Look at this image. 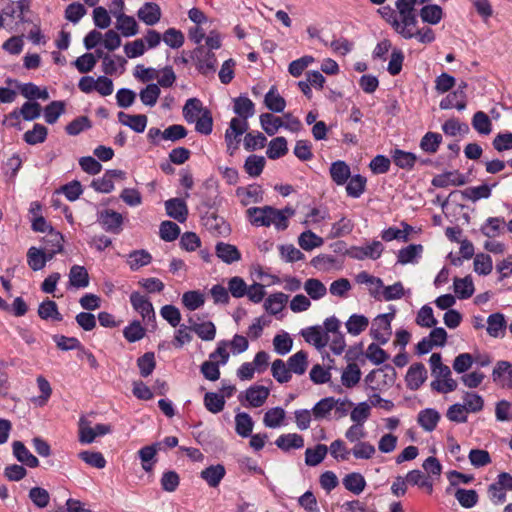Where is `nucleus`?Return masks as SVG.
<instances>
[{
    "mask_svg": "<svg viewBox=\"0 0 512 512\" xmlns=\"http://www.w3.org/2000/svg\"><path fill=\"white\" fill-rule=\"evenodd\" d=\"M295 210L286 206L277 209L273 206L250 207L246 210V217L250 224L255 227L274 226L277 231H284L289 226V219L293 217Z\"/></svg>",
    "mask_w": 512,
    "mask_h": 512,
    "instance_id": "1",
    "label": "nucleus"
},
{
    "mask_svg": "<svg viewBox=\"0 0 512 512\" xmlns=\"http://www.w3.org/2000/svg\"><path fill=\"white\" fill-rule=\"evenodd\" d=\"M416 4L417 0H396L395 2L397 20L401 26L399 35L404 39H411L412 34L409 32V28L417 25Z\"/></svg>",
    "mask_w": 512,
    "mask_h": 512,
    "instance_id": "2",
    "label": "nucleus"
},
{
    "mask_svg": "<svg viewBox=\"0 0 512 512\" xmlns=\"http://www.w3.org/2000/svg\"><path fill=\"white\" fill-rule=\"evenodd\" d=\"M394 313L380 314L372 321L370 334L379 344H386L392 334L391 321Z\"/></svg>",
    "mask_w": 512,
    "mask_h": 512,
    "instance_id": "3",
    "label": "nucleus"
},
{
    "mask_svg": "<svg viewBox=\"0 0 512 512\" xmlns=\"http://www.w3.org/2000/svg\"><path fill=\"white\" fill-rule=\"evenodd\" d=\"M91 424V421L86 417L79 419V441L83 444H90L96 437L104 436L111 432V426L109 424H97L95 427H92Z\"/></svg>",
    "mask_w": 512,
    "mask_h": 512,
    "instance_id": "4",
    "label": "nucleus"
},
{
    "mask_svg": "<svg viewBox=\"0 0 512 512\" xmlns=\"http://www.w3.org/2000/svg\"><path fill=\"white\" fill-rule=\"evenodd\" d=\"M384 246L382 242L373 240L372 242L364 246H352L347 250V255L356 260L372 259L376 260L380 258Z\"/></svg>",
    "mask_w": 512,
    "mask_h": 512,
    "instance_id": "5",
    "label": "nucleus"
},
{
    "mask_svg": "<svg viewBox=\"0 0 512 512\" xmlns=\"http://www.w3.org/2000/svg\"><path fill=\"white\" fill-rule=\"evenodd\" d=\"M98 221L107 232L119 234L122 231L123 217L114 210L106 209L102 211Z\"/></svg>",
    "mask_w": 512,
    "mask_h": 512,
    "instance_id": "6",
    "label": "nucleus"
},
{
    "mask_svg": "<svg viewBox=\"0 0 512 512\" xmlns=\"http://www.w3.org/2000/svg\"><path fill=\"white\" fill-rule=\"evenodd\" d=\"M301 336L318 350L325 348L329 342V337L321 326L307 327L301 331Z\"/></svg>",
    "mask_w": 512,
    "mask_h": 512,
    "instance_id": "7",
    "label": "nucleus"
},
{
    "mask_svg": "<svg viewBox=\"0 0 512 512\" xmlns=\"http://www.w3.org/2000/svg\"><path fill=\"white\" fill-rule=\"evenodd\" d=\"M161 16V8L155 2H145L137 11V17L147 26L156 25Z\"/></svg>",
    "mask_w": 512,
    "mask_h": 512,
    "instance_id": "8",
    "label": "nucleus"
},
{
    "mask_svg": "<svg viewBox=\"0 0 512 512\" xmlns=\"http://www.w3.org/2000/svg\"><path fill=\"white\" fill-rule=\"evenodd\" d=\"M130 302L134 310L142 316L144 321L155 318L153 305L144 295H141L139 292H132Z\"/></svg>",
    "mask_w": 512,
    "mask_h": 512,
    "instance_id": "9",
    "label": "nucleus"
},
{
    "mask_svg": "<svg viewBox=\"0 0 512 512\" xmlns=\"http://www.w3.org/2000/svg\"><path fill=\"white\" fill-rule=\"evenodd\" d=\"M492 379L502 387L512 388V363L509 361H498L492 371Z\"/></svg>",
    "mask_w": 512,
    "mask_h": 512,
    "instance_id": "10",
    "label": "nucleus"
},
{
    "mask_svg": "<svg viewBox=\"0 0 512 512\" xmlns=\"http://www.w3.org/2000/svg\"><path fill=\"white\" fill-rule=\"evenodd\" d=\"M467 183L466 177L458 170L447 171L442 174L436 175L432 179V185L439 188L448 186H462Z\"/></svg>",
    "mask_w": 512,
    "mask_h": 512,
    "instance_id": "11",
    "label": "nucleus"
},
{
    "mask_svg": "<svg viewBox=\"0 0 512 512\" xmlns=\"http://www.w3.org/2000/svg\"><path fill=\"white\" fill-rule=\"evenodd\" d=\"M427 379V370L422 363L412 364L406 374V384L411 390H417Z\"/></svg>",
    "mask_w": 512,
    "mask_h": 512,
    "instance_id": "12",
    "label": "nucleus"
},
{
    "mask_svg": "<svg viewBox=\"0 0 512 512\" xmlns=\"http://www.w3.org/2000/svg\"><path fill=\"white\" fill-rule=\"evenodd\" d=\"M112 15L116 18V28L121 32L124 37H131L138 33V24L134 17L128 16L124 13H117L113 10Z\"/></svg>",
    "mask_w": 512,
    "mask_h": 512,
    "instance_id": "13",
    "label": "nucleus"
},
{
    "mask_svg": "<svg viewBox=\"0 0 512 512\" xmlns=\"http://www.w3.org/2000/svg\"><path fill=\"white\" fill-rule=\"evenodd\" d=\"M166 213L169 217L180 223L186 221L188 216V208L183 199L172 198L165 202Z\"/></svg>",
    "mask_w": 512,
    "mask_h": 512,
    "instance_id": "14",
    "label": "nucleus"
},
{
    "mask_svg": "<svg viewBox=\"0 0 512 512\" xmlns=\"http://www.w3.org/2000/svg\"><path fill=\"white\" fill-rule=\"evenodd\" d=\"M507 328L505 316L502 313L490 314L487 318V333L494 338H503Z\"/></svg>",
    "mask_w": 512,
    "mask_h": 512,
    "instance_id": "15",
    "label": "nucleus"
},
{
    "mask_svg": "<svg viewBox=\"0 0 512 512\" xmlns=\"http://www.w3.org/2000/svg\"><path fill=\"white\" fill-rule=\"evenodd\" d=\"M117 117L122 125L128 126L137 133H142L146 129L148 119L144 114L130 115L121 111Z\"/></svg>",
    "mask_w": 512,
    "mask_h": 512,
    "instance_id": "16",
    "label": "nucleus"
},
{
    "mask_svg": "<svg viewBox=\"0 0 512 512\" xmlns=\"http://www.w3.org/2000/svg\"><path fill=\"white\" fill-rule=\"evenodd\" d=\"M216 256L226 264H232L241 259V253L235 245L218 242L215 246Z\"/></svg>",
    "mask_w": 512,
    "mask_h": 512,
    "instance_id": "17",
    "label": "nucleus"
},
{
    "mask_svg": "<svg viewBox=\"0 0 512 512\" xmlns=\"http://www.w3.org/2000/svg\"><path fill=\"white\" fill-rule=\"evenodd\" d=\"M161 450V443H154L152 445L144 446L138 451L141 460V466L144 471L151 472L156 463L157 451Z\"/></svg>",
    "mask_w": 512,
    "mask_h": 512,
    "instance_id": "18",
    "label": "nucleus"
},
{
    "mask_svg": "<svg viewBox=\"0 0 512 512\" xmlns=\"http://www.w3.org/2000/svg\"><path fill=\"white\" fill-rule=\"evenodd\" d=\"M233 111L237 118L247 121L255 114V104L247 96H239L233 100Z\"/></svg>",
    "mask_w": 512,
    "mask_h": 512,
    "instance_id": "19",
    "label": "nucleus"
},
{
    "mask_svg": "<svg viewBox=\"0 0 512 512\" xmlns=\"http://www.w3.org/2000/svg\"><path fill=\"white\" fill-rule=\"evenodd\" d=\"M63 241V236L59 232L54 231L52 228L49 230L48 234L44 237L43 247L48 253V259H52L55 254L62 251Z\"/></svg>",
    "mask_w": 512,
    "mask_h": 512,
    "instance_id": "20",
    "label": "nucleus"
},
{
    "mask_svg": "<svg viewBox=\"0 0 512 512\" xmlns=\"http://www.w3.org/2000/svg\"><path fill=\"white\" fill-rule=\"evenodd\" d=\"M13 454L22 464L35 468L39 465V460L34 456L21 441H15L12 444Z\"/></svg>",
    "mask_w": 512,
    "mask_h": 512,
    "instance_id": "21",
    "label": "nucleus"
},
{
    "mask_svg": "<svg viewBox=\"0 0 512 512\" xmlns=\"http://www.w3.org/2000/svg\"><path fill=\"white\" fill-rule=\"evenodd\" d=\"M440 417L441 416L437 410L427 408L418 413L417 422L423 430L426 432H432L437 427Z\"/></svg>",
    "mask_w": 512,
    "mask_h": 512,
    "instance_id": "22",
    "label": "nucleus"
},
{
    "mask_svg": "<svg viewBox=\"0 0 512 512\" xmlns=\"http://www.w3.org/2000/svg\"><path fill=\"white\" fill-rule=\"evenodd\" d=\"M203 225L215 236L227 235L230 231L226 221L215 214L205 216L203 218Z\"/></svg>",
    "mask_w": 512,
    "mask_h": 512,
    "instance_id": "23",
    "label": "nucleus"
},
{
    "mask_svg": "<svg viewBox=\"0 0 512 512\" xmlns=\"http://www.w3.org/2000/svg\"><path fill=\"white\" fill-rule=\"evenodd\" d=\"M356 281L359 284L368 285L370 295L374 299L380 300V289L383 288V281L380 278L370 275L366 271H362L356 276Z\"/></svg>",
    "mask_w": 512,
    "mask_h": 512,
    "instance_id": "24",
    "label": "nucleus"
},
{
    "mask_svg": "<svg viewBox=\"0 0 512 512\" xmlns=\"http://www.w3.org/2000/svg\"><path fill=\"white\" fill-rule=\"evenodd\" d=\"M197 69L202 74H209L215 71L216 57L211 51H204L203 47L197 49Z\"/></svg>",
    "mask_w": 512,
    "mask_h": 512,
    "instance_id": "25",
    "label": "nucleus"
},
{
    "mask_svg": "<svg viewBox=\"0 0 512 512\" xmlns=\"http://www.w3.org/2000/svg\"><path fill=\"white\" fill-rule=\"evenodd\" d=\"M276 446L282 451H289L291 449H300L304 446V438L297 433H288L280 435L276 441Z\"/></svg>",
    "mask_w": 512,
    "mask_h": 512,
    "instance_id": "26",
    "label": "nucleus"
},
{
    "mask_svg": "<svg viewBox=\"0 0 512 512\" xmlns=\"http://www.w3.org/2000/svg\"><path fill=\"white\" fill-rule=\"evenodd\" d=\"M237 196L241 197V203L247 206L250 203H258L262 201L263 191L258 185H250L247 188L239 187L236 190Z\"/></svg>",
    "mask_w": 512,
    "mask_h": 512,
    "instance_id": "27",
    "label": "nucleus"
},
{
    "mask_svg": "<svg viewBox=\"0 0 512 512\" xmlns=\"http://www.w3.org/2000/svg\"><path fill=\"white\" fill-rule=\"evenodd\" d=\"M269 389L262 385H254L246 390V400L252 407L262 406L269 396Z\"/></svg>",
    "mask_w": 512,
    "mask_h": 512,
    "instance_id": "28",
    "label": "nucleus"
},
{
    "mask_svg": "<svg viewBox=\"0 0 512 512\" xmlns=\"http://www.w3.org/2000/svg\"><path fill=\"white\" fill-rule=\"evenodd\" d=\"M50 260L51 259H48L47 251L44 249H38L36 247H31L28 249L27 262L32 270L38 271L43 269L46 265V262Z\"/></svg>",
    "mask_w": 512,
    "mask_h": 512,
    "instance_id": "29",
    "label": "nucleus"
},
{
    "mask_svg": "<svg viewBox=\"0 0 512 512\" xmlns=\"http://www.w3.org/2000/svg\"><path fill=\"white\" fill-rule=\"evenodd\" d=\"M225 468L221 464L211 465L202 470L201 478L204 479L210 487H217L225 476Z\"/></svg>",
    "mask_w": 512,
    "mask_h": 512,
    "instance_id": "30",
    "label": "nucleus"
},
{
    "mask_svg": "<svg viewBox=\"0 0 512 512\" xmlns=\"http://www.w3.org/2000/svg\"><path fill=\"white\" fill-rule=\"evenodd\" d=\"M330 176L337 185H344L351 176L350 167L344 161H335L330 166Z\"/></svg>",
    "mask_w": 512,
    "mask_h": 512,
    "instance_id": "31",
    "label": "nucleus"
},
{
    "mask_svg": "<svg viewBox=\"0 0 512 512\" xmlns=\"http://www.w3.org/2000/svg\"><path fill=\"white\" fill-rule=\"evenodd\" d=\"M288 301V296L282 292H277L269 295L265 302L264 308L272 315L280 313Z\"/></svg>",
    "mask_w": 512,
    "mask_h": 512,
    "instance_id": "32",
    "label": "nucleus"
},
{
    "mask_svg": "<svg viewBox=\"0 0 512 512\" xmlns=\"http://www.w3.org/2000/svg\"><path fill=\"white\" fill-rule=\"evenodd\" d=\"M69 284L75 288H86L89 285V274L86 268L73 265L69 272Z\"/></svg>",
    "mask_w": 512,
    "mask_h": 512,
    "instance_id": "33",
    "label": "nucleus"
},
{
    "mask_svg": "<svg viewBox=\"0 0 512 512\" xmlns=\"http://www.w3.org/2000/svg\"><path fill=\"white\" fill-rule=\"evenodd\" d=\"M496 185L497 183H494L492 186L482 184L480 186L468 187L461 193L464 199L476 202L480 199H488L491 196L492 187H495Z\"/></svg>",
    "mask_w": 512,
    "mask_h": 512,
    "instance_id": "34",
    "label": "nucleus"
},
{
    "mask_svg": "<svg viewBox=\"0 0 512 512\" xmlns=\"http://www.w3.org/2000/svg\"><path fill=\"white\" fill-rule=\"evenodd\" d=\"M265 106L272 112H283L286 107L285 99L277 92L275 86H272L264 98Z\"/></svg>",
    "mask_w": 512,
    "mask_h": 512,
    "instance_id": "35",
    "label": "nucleus"
},
{
    "mask_svg": "<svg viewBox=\"0 0 512 512\" xmlns=\"http://www.w3.org/2000/svg\"><path fill=\"white\" fill-rule=\"evenodd\" d=\"M205 110L198 98H190L183 107V117L188 123H194Z\"/></svg>",
    "mask_w": 512,
    "mask_h": 512,
    "instance_id": "36",
    "label": "nucleus"
},
{
    "mask_svg": "<svg viewBox=\"0 0 512 512\" xmlns=\"http://www.w3.org/2000/svg\"><path fill=\"white\" fill-rule=\"evenodd\" d=\"M347 332L353 336H358L369 326V319L361 314H352L345 323Z\"/></svg>",
    "mask_w": 512,
    "mask_h": 512,
    "instance_id": "37",
    "label": "nucleus"
},
{
    "mask_svg": "<svg viewBox=\"0 0 512 512\" xmlns=\"http://www.w3.org/2000/svg\"><path fill=\"white\" fill-rule=\"evenodd\" d=\"M505 227L504 218L489 217L481 227V232L488 238H495L499 236Z\"/></svg>",
    "mask_w": 512,
    "mask_h": 512,
    "instance_id": "38",
    "label": "nucleus"
},
{
    "mask_svg": "<svg viewBox=\"0 0 512 512\" xmlns=\"http://www.w3.org/2000/svg\"><path fill=\"white\" fill-rule=\"evenodd\" d=\"M287 366L291 374H304L308 366L307 353L302 350L296 352L287 360Z\"/></svg>",
    "mask_w": 512,
    "mask_h": 512,
    "instance_id": "39",
    "label": "nucleus"
},
{
    "mask_svg": "<svg viewBox=\"0 0 512 512\" xmlns=\"http://www.w3.org/2000/svg\"><path fill=\"white\" fill-rule=\"evenodd\" d=\"M338 402L339 400H335L333 397L321 399L312 408L314 418L317 420L327 418Z\"/></svg>",
    "mask_w": 512,
    "mask_h": 512,
    "instance_id": "40",
    "label": "nucleus"
},
{
    "mask_svg": "<svg viewBox=\"0 0 512 512\" xmlns=\"http://www.w3.org/2000/svg\"><path fill=\"white\" fill-rule=\"evenodd\" d=\"M48 135V129L39 123L34 124L33 129L24 133L23 139L29 145H37L45 142Z\"/></svg>",
    "mask_w": 512,
    "mask_h": 512,
    "instance_id": "41",
    "label": "nucleus"
},
{
    "mask_svg": "<svg viewBox=\"0 0 512 512\" xmlns=\"http://www.w3.org/2000/svg\"><path fill=\"white\" fill-rule=\"evenodd\" d=\"M391 157L396 166L407 170H411L417 160V157L414 153L406 152L400 149H395L392 151Z\"/></svg>",
    "mask_w": 512,
    "mask_h": 512,
    "instance_id": "42",
    "label": "nucleus"
},
{
    "mask_svg": "<svg viewBox=\"0 0 512 512\" xmlns=\"http://www.w3.org/2000/svg\"><path fill=\"white\" fill-rule=\"evenodd\" d=\"M260 124L262 129L269 135L273 136L284 126V121L280 117H276L271 113H263L260 115Z\"/></svg>",
    "mask_w": 512,
    "mask_h": 512,
    "instance_id": "43",
    "label": "nucleus"
},
{
    "mask_svg": "<svg viewBox=\"0 0 512 512\" xmlns=\"http://www.w3.org/2000/svg\"><path fill=\"white\" fill-rule=\"evenodd\" d=\"M344 487L353 494L359 495L366 486V480L360 473H350L343 478Z\"/></svg>",
    "mask_w": 512,
    "mask_h": 512,
    "instance_id": "44",
    "label": "nucleus"
},
{
    "mask_svg": "<svg viewBox=\"0 0 512 512\" xmlns=\"http://www.w3.org/2000/svg\"><path fill=\"white\" fill-rule=\"evenodd\" d=\"M254 422L246 412H240L235 416V430L241 437H248L253 430Z\"/></svg>",
    "mask_w": 512,
    "mask_h": 512,
    "instance_id": "45",
    "label": "nucleus"
},
{
    "mask_svg": "<svg viewBox=\"0 0 512 512\" xmlns=\"http://www.w3.org/2000/svg\"><path fill=\"white\" fill-rule=\"evenodd\" d=\"M328 453V447L324 444H318L314 448H307L305 451V463L308 466L319 465Z\"/></svg>",
    "mask_w": 512,
    "mask_h": 512,
    "instance_id": "46",
    "label": "nucleus"
},
{
    "mask_svg": "<svg viewBox=\"0 0 512 512\" xmlns=\"http://www.w3.org/2000/svg\"><path fill=\"white\" fill-rule=\"evenodd\" d=\"M287 152V140L279 136L269 142L266 154L269 159L275 160L284 156Z\"/></svg>",
    "mask_w": 512,
    "mask_h": 512,
    "instance_id": "47",
    "label": "nucleus"
},
{
    "mask_svg": "<svg viewBox=\"0 0 512 512\" xmlns=\"http://www.w3.org/2000/svg\"><path fill=\"white\" fill-rule=\"evenodd\" d=\"M361 378V370L356 363H350L343 370L341 375L342 385L347 388H352L358 384Z\"/></svg>",
    "mask_w": 512,
    "mask_h": 512,
    "instance_id": "48",
    "label": "nucleus"
},
{
    "mask_svg": "<svg viewBox=\"0 0 512 512\" xmlns=\"http://www.w3.org/2000/svg\"><path fill=\"white\" fill-rule=\"evenodd\" d=\"M462 399L468 413H478L484 408L483 397L475 392H464Z\"/></svg>",
    "mask_w": 512,
    "mask_h": 512,
    "instance_id": "49",
    "label": "nucleus"
},
{
    "mask_svg": "<svg viewBox=\"0 0 512 512\" xmlns=\"http://www.w3.org/2000/svg\"><path fill=\"white\" fill-rule=\"evenodd\" d=\"M420 17L423 22L431 25H436L441 21L443 17V11L442 8L438 5H425L420 10Z\"/></svg>",
    "mask_w": 512,
    "mask_h": 512,
    "instance_id": "50",
    "label": "nucleus"
},
{
    "mask_svg": "<svg viewBox=\"0 0 512 512\" xmlns=\"http://www.w3.org/2000/svg\"><path fill=\"white\" fill-rule=\"evenodd\" d=\"M152 260V256L146 250H135L128 255L127 263L131 270L136 271L143 266L148 265Z\"/></svg>",
    "mask_w": 512,
    "mask_h": 512,
    "instance_id": "51",
    "label": "nucleus"
},
{
    "mask_svg": "<svg viewBox=\"0 0 512 512\" xmlns=\"http://www.w3.org/2000/svg\"><path fill=\"white\" fill-rule=\"evenodd\" d=\"M303 288L313 300H319L323 298L327 293L326 286L316 278L307 279L303 285Z\"/></svg>",
    "mask_w": 512,
    "mask_h": 512,
    "instance_id": "52",
    "label": "nucleus"
},
{
    "mask_svg": "<svg viewBox=\"0 0 512 512\" xmlns=\"http://www.w3.org/2000/svg\"><path fill=\"white\" fill-rule=\"evenodd\" d=\"M323 243V239L311 230L302 232L298 237V244L305 251H311L314 248L322 246Z\"/></svg>",
    "mask_w": 512,
    "mask_h": 512,
    "instance_id": "53",
    "label": "nucleus"
},
{
    "mask_svg": "<svg viewBox=\"0 0 512 512\" xmlns=\"http://www.w3.org/2000/svg\"><path fill=\"white\" fill-rule=\"evenodd\" d=\"M454 291L458 298L467 299L474 293V284L470 276L455 278Z\"/></svg>",
    "mask_w": 512,
    "mask_h": 512,
    "instance_id": "54",
    "label": "nucleus"
},
{
    "mask_svg": "<svg viewBox=\"0 0 512 512\" xmlns=\"http://www.w3.org/2000/svg\"><path fill=\"white\" fill-rule=\"evenodd\" d=\"M472 126L481 135H488L492 132L491 120L483 111H478L473 115Z\"/></svg>",
    "mask_w": 512,
    "mask_h": 512,
    "instance_id": "55",
    "label": "nucleus"
},
{
    "mask_svg": "<svg viewBox=\"0 0 512 512\" xmlns=\"http://www.w3.org/2000/svg\"><path fill=\"white\" fill-rule=\"evenodd\" d=\"M285 418V411L281 407H274L264 414L263 423L268 428H278Z\"/></svg>",
    "mask_w": 512,
    "mask_h": 512,
    "instance_id": "56",
    "label": "nucleus"
},
{
    "mask_svg": "<svg viewBox=\"0 0 512 512\" xmlns=\"http://www.w3.org/2000/svg\"><path fill=\"white\" fill-rule=\"evenodd\" d=\"M160 88L157 84H148L145 88H143L140 93L139 97L141 102L149 107H153L156 105L158 98L160 96Z\"/></svg>",
    "mask_w": 512,
    "mask_h": 512,
    "instance_id": "57",
    "label": "nucleus"
},
{
    "mask_svg": "<svg viewBox=\"0 0 512 512\" xmlns=\"http://www.w3.org/2000/svg\"><path fill=\"white\" fill-rule=\"evenodd\" d=\"M349 181L346 182V192L348 196L352 198H359L366 187V178L361 175H355L353 177L350 176L348 179Z\"/></svg>",
    "mask_w": 512,
    "mask_h": 512,
    "instance_id": "58",
    "label": "nucleus"
},
{
    "mask_svg": "<svg viewBox=\"0 0 512 512\" xmlns=\"http://www.w3.org/2000/svg\"><path fill=\"white\" fill-rule=\"evenodd\" d=\"M204 406L209 412L217 414L224 409V396L214 392H207L204 396Z\"/></svg>",
    "mask_w": 512,
    "mask_h": 512,
    "instance_id": "59",
    "label": "nucleus"
},
{
    "mask_svg": "<svg viewBox=\"0 0 512 512\" xmlns=\"http://www.w3.org/2000/svg\"><path fill=\"white\" fill-rule=\"evenodd\" d=\"M353 223L351 220L342 217L339 221L335 222L328 234V238L335 239L348 235L353 230Z\"/></svg>",
    "mask_w": 512,
    "mask_h": 512,
    "instance_id": "60",
    "label": "nucleus"
},
{
    "mask_svg": "<svg viewBox=\"0 0 512 512\" xmlns=\"http://www.w3.org/2000/svg\"><path fill=\"white\" fill-rule=\"evenodd\" d=\"M376 453L374 445L369 442L361 441L353 445L351 454L356 459L368 460L373 458Z\"/></svg>",
    "mask_w": 512,
    "mask_h": 512,
    "instance_id": "61",
    "label": "nucleus"
},
{
    "mask_svg": "<svg viewBox=\"0 0 512 512\" xmlns=\"http://www.w3.org/2000/svg\"><path fill=\"white\" fill-rule=\"evenodd\" d=\"M38 314L42 319L61 321L62 315L58 311L57 304L52 300L42 302L38 308Z\"/></svg>",
    "mask_w": 512,
    "mask_h": 512,
    "instance_id": "62",
    "label": "nucleus"
},
{
    "mask_svg": "<svg viewBox=\"0 0 512 512\" xmlns=\"http://www.w3.org/2000/svg\"><path fill=\"white\" fill-rule=\"evenodd\" d=\"M441 142V134L427 132L420 141V148L427 153H436Z\"/></svg>",
    "mask_w": 512,
    "mask_h": 512,
    "instance_id": "63",
    "label": "nucleus"
},
{
    "mask_svg": "<svg viewBox=\"0 0 512 512\" xmlns=\"http://www.w3.org/2000/svg\"><path fill=\"white\" fill-rule=\"evenodd\" d=\"M328 451L337 461H346L351 455V449H348L346 443L341 439L334 440L328 447Z\"/></svg>",
    "mask_w": 512,
    "mask_h": 512,
    "instance_id": "64",
    "label": "nucleus"
}]
</instances>
